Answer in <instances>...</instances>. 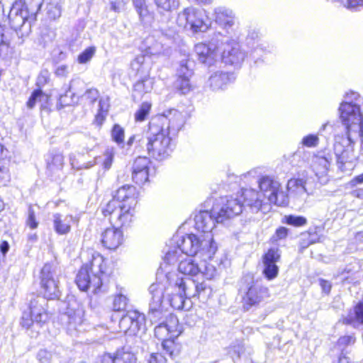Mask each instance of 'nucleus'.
<instances>
[{
	"label": "nucleus",
	"mask_w": 363,
	"mask_h": 363,
	"mask_svg": "<svg viewBox=\"0 0 363 363\" xmlns=\"http://www.w3.org/2000/svg\"><path fill=\"white\" fill-rule=\"evenodd\" d=\"M64 157L60 152H52L47 159V168L51 173H55L62 169Z\"/></svg>",
	"instance_id": "2f4dec72"
},
{
	"label": "nucleus",
	"mask_w": 363,
	"mask_h": 363,
	"mask_svg": "<svg viewBox=\"0 0 363 363\" xmlns=\"http://www.w3.org/2000/svg\"><path fill=\"white\" fill-rule=\"evenodd\" d=\"M232 81V75L228 72L216 71L210 74L205 86L214 91L223 90Z\"/></svg>",
	"instance_id": "4be33fe9"
},
{
	"label": "nucleus",
	"mask_w": 363,
	"mask_h": 363,
	"mask_svg": "<svg viewBox=\"0 0 363 363\" xmlns=\"http://www.w3.org/2000/svg\"><path fill=\"white\" fill-rule=\"evenodd\" d=\"M260 193L269 203L277 206H286L288 203V196L282 191L279 181L272 177L263 176L258 180Z\"/></svg>",
	"instance_id": "f8f14e48"
},
{
	"label": "nucleus",
	"mask_w": 363,
	"mask_h": 363,
	"mask_svg": "<svg viewBox=\"0 0 363 363\" xmlns=\"http://www.w3.org/2000/svg\"><path fill=\"white\" fill-rule=\"evenodd\" d=\"M145 142L149 156L157 160L167 158L173 150L171 137L162 128L150 123Z\"/></svg>",
	"instance_id": "6e6552de"
},
{
	"label": "nucleus",
	"mask_w": 363,
	"mask_h": 363,
	"mask_svg": "<svg viewBox=\"0 0 363 363\" xmlns=\"http://www.w3.org/2000/svg\"><path fill=\"white\" fill-rule=\"evenodd\" d=\"M319 283L323 291L328 294L331 289V284L328 281L322 279L319 280Z\"/></svg>",
	"instance_id": "680f3d73"
},
{
	"label": "nucleus",
	"mask_w": 363,
	"mask_h": 363,
	"mask_svg": "<svg viewBox=\"0 0 363 363\" xmlns=\"http://www.w3.org/2000/svg\"><path fill=\"white\" fill-rule=\"evenodd\" d=\"M195 52L199 60L209 67L218 62L219 55L222 63L234 67H239L246 57L237 42L229 40L220 33H215L208 44L196 45Z\"/></svg>",
	"instance_id": "39448f33"
},
{
	"label": "nucleus",
	"mask_w": 363,
	"mask_h": 363,
	"mask_svg": "<svg viewBox=\"0 0 363 363\" xmlns=\"http://www.w3.org/2000/svg\"><path fill=\"white\" fill-rule=\"evenodd\" d=\"M319 138L318 135L310 134L303 138L301 144L307 147H315L318 145Z\"/></svg>",
	"instance_id": "de8ad7c7"
},
{
	"label": "nucleus",
	"mask_w": 363,
	"mask_h": 363,
	"mask_svg": "<svg viewBox=\"0 0 363 363\" xmlns=\"http://www.w3.org/2000/svg\"><path fill=\"white\" fill-rule=\"evenodd\" d=\"M163 350L171 358L175 357L179 352L178 347L172 338L164 340L162 343Z\"/></svg>",
	"instance_id": "ea45409f"
},
{
	"label": "nucleus",
	"mask_w": 363,
	"mask_h": 363,
	"mask_svg": "<svg viewBox=\"0 0 363 363\" xmlns=\"http://www.w3.org/2000/svg\"><path fill=\"white\" fill-rule=\"evenodd\" d=\"M88 254L91 256L90 259L83 266L88 267L89 271L91 272V274L101 277L104 279L106 269L104 257L100 253L93 250L90 251Z\"/></svg>",
	"instance_id": "393cba45"
},
{
	"label": "nucleus",
	"mask_w": 363,
	"mask_h": 363,
	"mask_svg": "<svg viewBox=\"0 0 363 363\" xmlns=\"http://www.w3.org/2000/svg\"><path fill=\"white\" fill-rule=\"evenodd\" d=\"M155 335L159 340H162V341L174 337L173 336H171L170 332L168 330L164 323H162L155 327Z\"/></svg>",
	"instance_id": "a19ab883"
},
{
	"label": "nucleus",
	"mask_w": 363,
	"mask_h": 363,
	"mask_svg": "<svg viewBox=\"0 0 363 363\" xmlns=\"http://www.w3.org/2000/svg\"><path fill=\"white\" fill-rule=\"evenodd\" d=\"M137 197L135 186H123L102 208L103 215L108 217L110 223L114 226L106 229L101 234V242L106 248L115 250L122 244L123 233L118 228L128 227L133 222Z\"/></svg>",
	"instance_id": "f257e3e1"
},
{
	"label": "nucleus",
	"mask_w": 363,
	"mask_h": 363,
	"mask_svg": "<svg viewBox=\"0 0 363 363\" xmlns=\"http://www.w3.org/2000/svg\"><path fill=\"white\" fill-rule=\"evenodd\" d=\"M167 308L172 307L176 310L187 309L186 306L185 298L186 296L184 294H177L174 296H166Z\"/></svg>",
	"instance_id": "473e14b6"
},
{
	"label": "nucleus",
	"mask_w": 363,
	"mask_h": 363,
	"mask_svg": "<svg viewBox=\"0 0 363 363\" xmlns=\"http://www.w3.org/2000/svg\"><path fill=\"white\" fill-rule=\"evenodd\" d=\"M339 109L345 135H337L335 137L333 152L331 154L335 158L337 167L342 172H345L352 169L357 160L353 145L357 138L361 139L362 118L357 108L352 102L342 103Z\"/></svg>",
	"instance_id": "7ed1b4c3"
},
{
	"label": "nucleus",
	"mask_w": 363,
	"mask_h": 363,
	"mask_svg": "<svg viewBox=\"0 0 363 363\" xmlns=\"http://www.w3.org/2000/svg\"><path fill=\"white\" fill-rule=\"evenodd\" d=\"M176 23L192 33L206 32L208 28L203 11L193 6L186 7L179 12Z\"/></svg>",
	"instance_id": "9d476101"
},
{
	"label": "nucleus",
	"mask_w": 363,
	"mask_h": 363,
	"mask_svg": "<svg viewBox=\"0 0 363 363\" xmlns=\"http://www.w3.org/2000/svg\"><path fill=\"white\" fill-rule=\"evenodd\" d=\"M96 52L95 47H89L86 48L77 58L79 64H85L91 60Z\"/></svg>",
	"instance_id": "49530a36"
},
{
	"label": "nucleus",
	"mask_w": 363,
	"mask_h": 363,
	"mask_svg": "<svg viewBox=\"0 0 363 363\" xmlns=\"http://www.w3.org/2000/svg\"><path fill=\"white\" fill-rule=\"evenodd\" d=\"M145 57L144 55H138L130 63V68L135 72V74L147 75L148 69L145 64Z\"/></svg>",
	"instance_id": "72a5a7b5"
},
{
	"label": "nucleus",
	"mask_w": 363,
	"mask_h": 363,
	"mask_svg": "<svg viewBox=\"0 0 363 363\" xmlns=\"http://www.w3.org/2000/svg\"><path fill=\"white\" fill-rule=\"evenodd\" d=\"M133 1L140 21L144 25H150L153 21V13L149 11L145 0H133Z\"/></svg>",
	"instance_id": "c756f323"
},
{
	"label": "nucleus",
	"mask_w": 363,
	"mask_h": 363,
	"mask_svg": "<svg viewBox=\"0 0 363 363\" xmlns=\"http://www.w3.org/2000/svg\"><path fill=\"white\" fill-rule=\"evenodd\" d=\"M356 342V337L354 335H348L340 337L337 340V345L340 347H347L352 345Z\"/></svg>",
	"instance_id": "603ef678"
},
{
	"label": "nucleus",
	"mask_w": 363,
	"mask_h": 363,
	"mask_svg": "<svg viewBox=\"0 0 363 363\" xmlns=\"http://www.w3.org/2000/svg\"><path fill=\"white\" fill-rule=\"evenodd\" d=\"M75 282L81 291L92 289L94 294L100 291L103 283L101 277L94 276L86 266H82L77 274Z\"/></svg>",
	"instance_id": "dca6fc26"
},
{
	"label": "nucleus",
	"mask_w": 363,
	"mask_h": 363,
	"mask_svg": "<svg viewBox=\"0 0 363 363\" xmlns=\"http://www.w3.org/2000/svg\"><path fill=\"white\" fill-rule=\"evenodd\" d=\"M164 37L155 39L152 35L147 37L144 42V48L147 54L157 55L163 54L166 50L163 43Z\"/></svg>",
	"instance_id": "cd10ccee"
},
{
	"label": "nucleus",
	"mask_w": 363,
	"mask_h": 363,
	"mask_svg": "<svg viewBox=\"0 0 363 363\" xmlns=\"http://www.w3.org/2000/svg\"><path fill=\"white\" fill-rule=\"evenodd\" d=\"M238 199L242 204V208H243V203H245L253 212H258L259 210L266 209L267 205L269 203L260 192L253 189H244L240 195L237 194L235 196H230L225 199Z\"/></svg>",
	"instance_id": "2eb2a0df"
},
{
	"label": "nucleus",
	"mask_w": 363,
	"mask_h": 363,
	"mask_svg": "<svg viewBox=\"0 0 363 363\" xmlns=\"http://www.w3.org/2000/svg\"><path fill=\"white\" fill-rule=\"evenodd\" d=\"M37 359L40 363H57L59 362L57 354L46 350H40L38 352Z\"/></svg>",
	"instance_id": "4c0bfd02"
},
{
	"label": "nucleus",
	"mask_w": 363,
	"mask_h": 363,
	"mask_svg": "<svg viewBox=\"0 0 363 363\" xmlns=\"http://www.w3.org/2000/svg\"><path fill=\"white\" fill-rule=\"evenodd\" d=\"M302 236V241H301V247H306L308 245L315 243L316 242V235L315 233H312L311 232H307L305 233H303L301 235Z\"/></svg>",
	"instance_id": "8fccbe9b"
},
{
	"label": "nucleus",
	"mask_w": 363,
	"mask_h": 363,
	"mask_svg": "<svg viewBox=\"0 0 363 363\" xmlns=\"http://www.w3.org/2000/svg\"><path fill=\"white\" fill-rule=\"evenodd\" d=\"M52 221L54 230L57 234L67 235L71 230L72 224L78 220L72 215L55 213L52 216Z\"/></svg>",
	"instance_id": "5701e85b"
},
{
	"label": "nucleus",
	"mask_w": 363,
	"mask_h": 363,
	"mask_svg": "<svg viewBox=\"0 0 363 363\" xmlns=\"http://www.w3.org/2000/svg\"><path fill=\"white\" fill-rule=\"evenodd\" d=\"M99 96V93L96 89H89L85 93L82 95V99L86 100L88 102L92 104L97 100Z\"/></svg>",
	"instance_id": "09e8293b"
},
{
	"label": "nucleus",
	"mask_w": 363,
	"mask_h": 363,
	"mask_svg": "<svg viewBox=\"0 0 363 363\" xmlns=\"http://www.w3.org/2000/svg\"><path fill=\"white\" fill-rule=\"evenodd\" d=\"M342 323L344 324H352L354 326L359 324L363 325V301L359 302L354 309L348 313L347 316L343 317Z\"/></svg>",
	"instance_id": "c85d7f7f"
},
{
	"label": "nucleus",
	"mask_w": 363,
	"mask_h": 363,
	"mask_svg": "<svg viewBox=\"0 0 363 363\" xmlns=\"http://www.w3.org/2000/svg\"><path fill=\"white\" fill-rule=\"evenodd\" d=\"M27 225L31 229H35L38 226V222L35 218V211L32 206H29L28 208V216L26 221Z\"/></svg>",
	"instance_id": "864d4df0"
},
{
	"label": "nucleus",
	"mask_w": 363,
	"mask_h": 363,
	"mask_svg": "<svg viewBox=\"0 0 363 363\" xmlns=\"http://www.w3.org/2000/svg\"><path fill=\"white\" fill-rule=\"evenodd\" d=\"M287 235L288 229L285 227H279L272 237V240L273 242H277L278 240L286 238Z\"/></svg>",
	"instance_id": "5fc2aeb1"
},
{
	"label": "nucleus",
	"mask_w": 363,
	"mask_h": 363,
	"mask_svg": "<svg viewBox=\"0 0 363 363\" xmlns=\"http://www.w3.org/2000/svg\"><path fill=\"white\" fill-rule=\"evenodd\" d=\"M43 99H47V96L40 89L35 90L27 102L28 108H33L37 102L40 101Z\"/></svg>",
	"instance_id": "37998d69"
},
{
	"label": "nucleus",
	"mask_w": 363,
	"mask_h": 363,
	"mask_svg": "<svg viewBox=\"0 0 363 363\" xmlns=\"http://www.w3.org/2000/svg\"><path fill=\"white\" fill-rule=\"evenodd\" d=\"M332 160L333 155L330 152L315 155L313 158L312 168L321 184H325L329 180L328 173Z\"/></svg>",
	"instance_id": "6ab92c4d"
},
{
	"label": "nucleus",
	"mask_w": 363,
	"mask_h": 363,
	"mask_svg": "<svg viewBox=\"0 0 363 363\" xmlns=\"http://www.w3.org/2000/svg\"><path fill=\"white\" fill-rule=\"evenodd\" d=\"M30 18L25 4L22 1H16L10 9L9 18L11 28L21 37L28 35L31 31Z\"/></svg>",
	"instance_id": "9b49d317"
},
{
	"label": "nucleus",
	"mask_w": 363,
	"mask_h": 363,
	"mask_svg": "<svg viewBox=\"0 0 363 363\" xmlns=\"http://www.w3.org/2000/svg\"><path fill=\"white\" fill-rule=\"evenodd\" d=\"M352 104L355 106L356 108H357L358 109V113L360 115L361 118H362V134H361V150L363 152V114L362 113V112L360 111V108L359 106H357V104H353L352 103Z\"/></svg>",
	"instance_id": "774afa93"
},
{
	"label": "nucleus",
	"mask_w": 363,
	"mask_h": 363,
	"mask_svg": "<svg viewBox=\"0 0 363 363\" xmlns=\"http://www.w3.org/2000/svg\"><path fill=\"white\" fill-rule=\"evenodd\" d=\"M128 301V299L125 296L121 294L116 295L113 302V310L117 311L124 310L127 306Z\"/></svg>",
	"instance_id": "c03bdc74"
},
{
	"label": "nucleus",
	"mask_w": 363,
	"mask_h": 363,
	"mask_svg": "<svg viewBox=\"0 0 363 363\" xmlns=\"http://www.w3.org/2000/svg\"><path fill=\"white\" fill-rule=\"evenodd\" d=\"M214 13L216 23L224 29L228 30L234 25L235 16L231 10L219 7L215 9Z\"/></svg>",
	"instance_id": "bb28decb"
},
{
	"label": "nucleus",
	"mask_w": 363,
	"mask_h": 363,
	"mask_svg": "<svg viewBox=\"0 0 363 363\" xmlns=\"http://www.w3.org/2000/svg\"><path fill=\"white\" fill-rule=\"evenodd\" d=\"M216 251V243L200 234L176 235L169 241L164 259L169 264L177 263L184 255L189 257L199 255L202 259H211Z\"/></svg>",
	"instance_id": "423d86ee"
},
{
	"label": "nucleus",
	"mask_w": 363,
	"mask_h": 363,
	"mask_svg": "<svg viewBox=\"0 0 363 363\" xmlns=\"http://www.w3.org/2000/svg\"><path fill=\"white\" fill-rule=\"evenodd\" d=\"M111 137L114 142H116L118 145H121L123 143L125 133L124 130L119 125H114L111 131Z\"/></svg>",
	"instance_id": "79ce46f5"
},
{
	"label": "nucleus",
	"mask_w": 363,
	"mask_h": 363,
	"mask_svg": "<svg viewBox=\"0 0 363 363\" xmlns=\"http://www.w3.org/2000/svg\"><path fill=\"white\" fill-rule=\"evenodd\" d=\"M9 247H10V246L7 241H3L0 244V251L3 255V257H2L3 259L4 258L6 254L8 252Z\"/></svg>",
	"instance_id": "338daca9"
},
{
	"label": "nucleus",
	"mask_w": 363,
	"mask_h": 363,
	"mask_svg": "<svg viewBox=\"0 0 363 363\" xmlns=\"http://www.w3.org/2000/svg\"><path fill=\"white\" fill-rule=\"evenodd\" d=\"M58 279L56 268L50 264H45L41 270V288L44 298H38L30 301L29 311L23 312L21 325L22 327L33 330L42 328L48 320L49 316L45 308V299H55L60 296Z\"/></svg>",
	"instance_id": "20e7f679"
},
{
	"label": "nucleus",
	"mask_w": 363,
	"mask_h": 363,
	"mask_svg": "<svg viewBox=\"0 0 363 363\" xmlns=\"http://www.w3.org/2000/svg\"><path fill=\"white\" fill-rule=\"evenodd\" d=\"M184 123L182 113L177 110L171 109L156 116L149 123L157 128H162L169 135L176 134L181 129Z\"/></svg>",
	"instance_id": "4468645a"
},
{
	"label": "nucleus",
	"mask_w": 363,
	"mask_h": 363,
	"mask_svg": "<svg viewBox=\"0 0 363 363\" xmlns=\"http://www.w3.org/2000/svg\"><path fill=\"white\" fill-rule=\"evenodd\" d=\"M62 320L65 322L68 332L72 334L79 330L83 323V311L79 308L77 310L69 308L63 315Z\"/></svg>",
	"instance_id": "b1692460"
},
{
	"label": "nucleus",
	"mask_w": 363,
	"mask_h": 363,
	"mask_svg": "<svg viewBox=\"0 0 363 363\" xmlns=\"http://www.w3.org/2000/svg\"><path fill=\"white\" fill-rule=\"evenodd\" d=\"M152 104L149 102H143L139 109L135 113V120L138 122L145 121L151 109Z\"/></svg>",
	"instance_id": "58836bf2"
},
{
	"label": "nucleus",
	"mask_w": 363,
	"mask_h": 363,
	"mask_svg": "<svg viewBox=\"0 0 363 363\" xmlns=\"http://www.w3.org/2000/svg\"><path fill=\"white\" fill-rule=\"evenodd\" d=\"M241 212L242 204L238 199H225L221 205H215L211 211H200L197 213L194 216V227L200 235L214 242L212 230L215 223H223L238 216Z\"/></svg>",
	"instance_id": "0eeeda50"
},
{
	"label": "nucleus",
	"mask_w": 363,
	"mask_h": 363,
	"mask_svg": "<svg viewBox=\"0 0 363 363\" xmlns=\"http://www.w3.org/2000/svg\"><path fill=\"white\" fill-rule=\"evenodd\" d=\"M283 222L294 227H302L307 224L308 220L302 216L289 215L284 217Z\"/></svg>",
	"instance_id": "e433bc0d"
},
{
	"label": "nucleus",
	"mask_w": 363,
	"mask_h": 363,
	"mask_svg": "<svg viewBox=\"0 0 363 363\" xmlns=\"http://www.w3.org/2000/svg\"><path fill=\"white\" fill-rule=\"evenodd\" d=\"M281 255L278 248H270L263 256V271L262 273L268 280L275 279L279 274V267L277 262H279Z\"/></svg>",
	"instance_id": "a211bd4d"
},
{
	"label": "nucleus",
	"mask_w": 363,
	"mask_h": 363,
	"mask_svg": "<svg viewBox=\"0 0 363 363\" xmlns=\"http://www.w3.org/2000/svg\"><path fill=\"white\" fill-rule=\"evenodd\" d=\"M363 184V173L355 177L350 182V185L352 187L356 186L358 184Z\"/></svg>",
	"instance_id": "0e129e2a"
},
{
	"label": "nucleus",
	"mask_w": 363,
	"mask_h": 363,
	"mask_svg": "<svg viewBox=\"0 0 363 363\" xmlns=\"http://www.w3.org/2000/svg\"><path fill=\"white\" fill-rule=\"evenodd\" d=\"M99 112H104V114H107L108 105L104 100L99 101Z\"/></svg>",
	"instance_id": "69168bd1"
},
{
	"label": "nucleus",
	"mask_w": 363,
	"mask_h": 363,
	"mask_svg": "<svg viewBox=\"0 0 363 363\" xmlns=\"http://www.w3.org/2000/svg\"><path fill=\"white\" fill-rule=\"evenodd\" d=\"M150 160L146 157H138L133 164V180L138 184H143L148 180Z\"/></svg>",
	"instance_id": "412c9836"
},
{
	"label": "nucleus",
	"mask_w": 363,
	"mask_h": 363,
	"mask_svg": "<svg viewBox=\"0 0 363 363\" xmlns=\"http://www.w3.org/2000/svg\"><path fill=\"white\" fill-rule=\"evenodd\" d=\"M77 83L80 84V81H72L70 84L69 90L66 92L65 95H62L60 98V103L65 104V106L70 105L72 103H74L73 98L75 96V93H71V89L74 86V85Z\"/></svg>",
	"instance_id": "a18cd8bd"
},
{
	"label": "nucleus",
	"mask_w": 363,
	"mask_h": 363,
	"mask_svg": "<svg viewBox=\"0 0 363 363\" xmlns=\"http://www.w3.org/2000/svg\"><path fill=\"white\" fill-rule=\"evenodd\" d=\"M145 315L137 311H130L119 321L121 332L128 335H135L144 323Z\"/></svg>",
	"instance_id": "f3484780"
},
{
	"label": "nucleus",
	"mask_w": 363,
	"mask_h": 363,
	"mask_svg": "<svg viewBox=\"0 0 363 363\" xmlns=\"http://www.w3.org/2000/svg\"><path fill=\"white\" fill-rule=\"evenodd\" d=\"M48 13L51 18L55 19L61 16V9L58 5H50L48 8Z\"/></svg>",
	"instance_id": "13d9d810"
},
{
	"label": "nucleus",
	"mask_w": 363,
	"mask_h": 363,
	"mask_svg": "<svg viewBox=\"0 0 363 363\" xmlns=\"http://www.w3.org/2000/svg\"><path fill=\"white\" fill-rule=\"evenodd\" d=\"M168 330L171 333V336L177 337L181 333L180 326L177 318L174 315H169L167 321L164 323Z\"/></svg>",
	"instance_id": "f704fd0d"
},
{
	"label": "nucleus",
	"mask_w": 363,
	"mask_h": 363,
	"mask_svg": "<svg viewBox=\"0 0 363 363\" xmlns=\"http://www.w3.org/2000/svg\"><path fill=\"white\" fill-rule=\"evenodd\" d=\"M68 74V67L62 65L59 66L55 70V74L58 77H65Z\"/></svg>",
	"instance_id": "e2e57ef3"
},
{
	"label": "nucleus",
	"mask_w": 363,
	"mask_h": 363,
	"mask_svg": "<svg viewBox=\"0 0 363 363\" xmlns=\"http://www.w3.org/2000/svg\"><path fill=\"white\" fill-rule=\"evenodd\" d=\"M165 358L159 353H152L147 359L148 363H164Z\"/></svg>",
	"instance_id": "bf43d9fd"
},
{
	"label": "nucleus",
	"mask_w": 363,
	"mask_h": 363,
	"mask_svg": "<svg viewBox=\"0 0 363 363\" xmlns=\"http://www.w3.org/2000/svg\"><path fill=\"white\" fill-rule=\"evenodd\" d=\"M9 45V41L6 39L4 34H0V54L7 52Z\"/></svg>",
	"instance_id": "052dcab7"
},
{
	"label": "nucleus",
	"mask_w": 363,
	"mask_h": 363,
	"mask_svg": "<svg viewBox=\"0 0 363 363\" xmlns=\"http://www.w3.org/2000/svg\"><path fill=\"white\" fill-rule=\"evenodd\" d=\"M154 84V79L148 76L145 75V77L138 81L133 86V96H142L144 94L149 93L152 91Z\"/></svg>",
	"instance_id": "7c9ffc66"
},
{
	"label": "nucleus",
	"mask_w": 363,
	"mask_h": 363,
	"mask_svg": "<svg viewBox=\"0 0 363 363\" xmlns=\"http://www.w3.org/2000/svg\"><path fill=\"white\" fill-rule=\"evenodd\" d=\"M151 296L149 303L148 316L151 321L160 319L164 312L167 311V303L164 297L184 294L190 299L198 296L203 300L208 299L212 294V289L205 281L196 283L190 279L180 278L176 273L166 274V283H154L149 287Z\"/></svg>",
	"instance_id": "f03ea898"
},
{
	"label": "nucleus",
	"mask_w": 363,
	"mask_h": 363,
	"mask_svg": "<svg viewBox=\"0 0 363 363\" xmlns=\"http://www.w3.org/2000/svg\"><path fill=\"white\" fill-rule=\"evenodd\" d=\"M345 6L350 10L356 11L363 6V0H346Z\"/></svg>",
	"instance_id": "4d7b16f0"
},
{
	"label": "nucleus",
	"mask_w": 363,
	"mask_h": 363,
	"mask_svg": "<svg viewBox=\"0 0 363 363\" xmlns=\"http://www.w3.org/2000/svg\"><path fill=\"white\" fill-rule=\"evenodd\" d=\"M287 189L289 194L300 201H304L307 196L312 194L306 186V182L301 179H291L289 180Z\"/></svg>",
	"instance_id": "a878e982"
},
{
	"label": "nucleus",
	"mask_w": 363,
	"mask_h": 363,
	"mask_svg": "<svg viewBox=\"0 0 363 363\" xmlns=\"http://www.w3.org/2000/svg\"><path fill=\"white\" fill-rule=\"evenodd\" d=\"M240 293L243 308L246 311L259 306L269 296L268 288L264 286L258 280H255L251 274L242 277Z\"/></svg>",
	"instance_id": "1a4fd4ad"
},
{
	"label": "nucleus",
	"mask_w": 363,
	"mask_h": 363,
	"mask_svg": "<svg viewBox=\"0 0 363 363\" xmlns=\"http://www.w3.org/2000/svg\"><path fill=\"white\" fill-rule=\"evenodd\" d=\"M103 167L105 169H109L112 165L114 151L113 148L107 149L104 155Z\"/></svg>",
	"instance_id": "3c124183"
},
{
	"label": "nucleus",
	"mask_w": 363,
	"mask_h": 363,
	"mask_svg": "<svg viewBox=\"0 0 363 363\" xmlns=\"http://www.w3.org/2000/svg\"><path fill=\"white\" fill-rule=\"evenodd\" d=\"M178 270L180 273L188 276L202 275L206 279H211L216 274L215 267L203 259L201 262L192 257H182L179 259Z\"/></svg>",
	"instance_id": "ddd939ff"
},
{
	"label": "nucleus",
	"mask_w": 363,
	"mask_h": 363,
	"mask_svg": "<svg viewBox=\"0 0 363 363\" xmlns=\"http://www.w3.org/2000/svg\"><path fill=\"white\" fill-rule=\"evenodd\" d=\"M155 3L160 12L171 11L178 8L179 5V0H154Z\"/></svg>",
	"instance_id": "c9c22d12"
},
{
	"label": "nucleus",
	"mask_w": 363,
	"mask_h": 363,
	"mask_svg": "<svg viewBox=\"0 0 363 363\" xmlns=\"http://www.w3.org/2000/svg\"><path fill=\"white\" fill-rule=\"evenodd\" d=\"M70 164L72 167L76 169H88L94 165L95 162H89V163H83L79 164L77 160L71 157H70Z\"/></svg>",
	"instance_id": "6e6d98bb"
},
{
	"label": "nucleus",
	"mask_w": 363,
	"mask_h": 363,
	"mask_svg": "<svg viewBox=\"0 0 363 363\" xmlns=\"http://www.w3.org/2000/svg\"><path fill=\"white\" fill-rule=\"evenodd\" d=\"M177 75V79L174 83V88L182 94H186L191 91L192 85L190 78L193 75V72L189 68L187 62H181Z\"/></svg>",
	"instance_id": "aec40b11"
}]
</instances>
